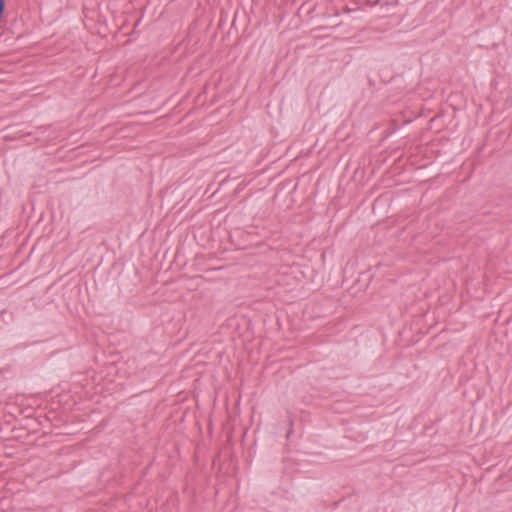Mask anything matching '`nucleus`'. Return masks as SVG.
I'll return each mask as SVG.
<instances>
[{
	"label": "nucleus",
	"mask_w": 512,
	"mask_h": 512,
	"mask_svg": "<svg viewBox=\"0 0 512 512\" xmlns=\"http://www.w3.org/2000/svg\"><path fill=\"white\" fill-rule=\"evenodd\" d=\"M4 8H5L4 0H0V17L3 14Z\"/></svg>",
	"instance_id": "obj_1"
}]
</instances>
